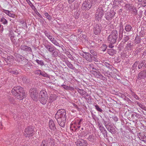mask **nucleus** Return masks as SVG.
<instances>
[{
  "label": "nucleus",
  "mask_w": 146,
  "mask_h": 146,
  "mask_svg": "<svg viewBox=\"0 0 146 146\" xmlns=\"http://www.w3.org/2000/svg\"><path fill=\"white\" fill-rule=\"evenodd\" d=\"M11 92L13 95L19 100H22L25 97L24 90L20 86L14 87L12 89Z\"/></svg>",
  "instance_id": "1"
},
{
  "label": "nucleus",
  "mask_w": 146,
  "mask_h": 146,
  "mask_svg": "<svg viewBox=\"0 0 146 146\" xmlns=\"http://www.w3.org/2000/svg\"><path fill=\"white\" fill-rule=\"evenodd\" d=\"M66 111L64 109H60L58 110L55 115V117L57 122L60 120L62 121H66Z\"/></svg>",
  "instance_id": "2"
},
{
  "label": "nucleus",
  "mask_w": 146,
  "mask_h": 146,
  "mask_svg": "<svg viewBox=\"0 0 146 146\" xmlns=\"http://www.w3.org/2000/svg\"><path fill=\"white\" fill-rule=\"evenodd\" d=\"M118 38L117 31L114 30L112 31L108 38V42L111 44L115 43Z\"/></svg>",
  "instance_id": "3"
},
{
  "label": "nucleus",
  "mask_w": 146,
  "mask_h": 146,
  "mask_svg": "<svg viewBox=\"0 0 146 146\" xmlns=\"http://www.w3.org/2000/svg\"><path fill=\"white\" fill-rule=\"evenodd\" d=\"M30 96L32 99L35 101L38 100V93L35 88H32L29 90Z\"/></svg>",
  "instance_id": "4"
},
{
  "label": "nucleus",
  "mask_w": 146,
  "mask_h": 146,
  "mask_svg": "<svg viewBox=\"0 0 146 146\" xmlns=\"http://www.w3.org/2000/svg\"><path fill=\"white\" fill-rule=\"evenodd\" d=\"M16 61L20 62V61H23L21 63L23 64L24 66H27L30 63L29 62L26 58L23 56L22 55L19 54H17L16 56Z\"/></svg>",
  "instance_id": "5"
},
{
  "label": "nucleus",
  "mask_w": 146,
  "mask_h": 146,
  "mask_svg": "<svg viewBox=\"0 0 146 146\" xmlns=\"http://www.w3.org/2000/svg\"><path fill=\"white\" fill-rule=\"evenodd\" d=\"M104 9L101 7H99L97 9L96 13V19L99 21L100 19L104 15Z\"/></svg>",
  "instance_id": "6"
},
{
  "label": "nucleus",
  "mask_w": 146,
  "mask_h": 146,
  "mask_svg": "<svg viewBox=\"0 0 146 146\" xmlns=\"http://www.w3.org/2000/svg\"><path fill=\"white\" fill-rule=\"evenodd\" d=\"M54 143V139L50 137L43 140L40 144V146H50Z\"/></svg>",
  "instance_id": "7"
},
{
  "label": "nucleus",
  "mask_w": 146,
  "mask_h": 146,
  "mask_svg": "<svg viewBox=\"0 0 146 146\" xmlns=\"http://www.w3.org/2000/svg\"><path fill=\"white\" fill-rule=\"evenodd\" d=\"M115 13L113 10H110L109 12H108L105 14V17L107 21H110L114 18Z\"/></svg>",
  "instance_id": "8"
},
{
  "label": "nucleus",
  "mask_w": 146,
  "mask_h": 146,
  "mask_svg": "<svg viewBox=\"0 0 146 146\" xmlns=\"http://www.w3.org/2000/svg\"><path fill=\"white\" fill-rule=\"evenodd\" d=\"M34 131L33 129L31 127H28L25 128L24 130V135L26 137L29 136H31L33 134Z\"/></svg>",
  "instance_id": "9"
},
{
  "label": "nucleus",
  "mask_w": 146,
  "mask_h": 146,
  "mask_svg": "<svg viewBox=\"0 0 146 146\" xmlns=\"http://www.w3.org/2000/svg\"><path fill=\"white\" fill-rule=\"evenodd\" d=\"M47 42L44 43V46L46 48L49 52H53L55 49L54 46L46 40Z\"/></svg>",
  "instance_id": "10"
},
{
  "label": "nucleus",
  "mask_w": 146,
  "mask_h": 146,
  "mask_svg": "<svg viewBox=\"0 0 146 146\" xmlns=\"http://www.w3.org/2000/svg\"><path fill=\"white\" fill-rule=\"evenodd\" d=\"M92 2L91 0L85 1L82 4V7L85 9L89 10L92 5Z\"/></svg>",
  "instance_id": "11"
},
{
  "label": "nucleus",
  "mask_w": 146,
  "mask_h": 146,
  "mask_svg": "<svg viewBox=\"0 0 146 146\" xmlns=\"http://www.w3.org/2000/svg\"><path fill=\"white\" fill-rule=\"evenodd\" d=\"M102 29V26L101 24H96L94 25L93 28V32L96 35L100 34Z\"/></svg>",
  "instance_id": "12"
},
{
  "label": "nucleus",
  "mask_w": 146,
  "mask_h": 146,
  "mask_svg": "<svg viewBox=\"0 0 146 146\" xmlns=\"http://www.w3.org/2000/svg\"><path fill=\"white\" fill-rule=\"evenodd\" d=\"M77 146H87L88 143L86 140L80 139L76 142Z\"/></svg>",
  "instance_id": "13"
},
{
  "label": "nucleus",
  "mask_w": 146,
  "mask_h": 146,
  "mask_svg": "<svg viewBox=\"0 0 146 146\" xmlns=\"http://www.w3.org/2000/svg\"><path fill=\"white\" fill-rule=\"evenodd\" d=\"M146 78V69L140 72L138 74L137 78L139 80L144 79Z\"/></svg>",
  "instance_id": "14"
},
{
  "label": "nucleus",
  "mask_w": 146,
  "mask_h": 146,
  "mask_svg": "<svg viewBox=\"0 0 146 146\" xmlns=\"http://www.w3.org/2000/svg\"><path fill=\"white\" fill-rule=\"evenodd\" d=\"M48 123L49 128L52 131H53L56 132V127L55 124L53 120L52 119L50 120Z\"/></svg>",
  "instance_id": "15"
},
{
  "label": "nucleus",
  "mask_w": 146,
  "mask_h": 146,
  "mask_svg": "<svg viewBox=\"0 0 146 146\" xmlns=\"http://www.w3.org/2000/svg\"><path fill=\"white\" fill-rule=\"evenodd\" d=\"M84 53L85 54L83 55V57L89 62H92V54L88 52H84Z\"/></svg>",
  "instance_id": "16"
},
{
  "label": "nucleus",
  "mask_w": 146,
  "mask_h": 146,
  "mask_svg": "<svg viewBox=\"0 0 146 146\" xmlns=\"http://www.w3.org/2000/svg\"><path fill=\"white\" fill-rule=\"evenodd\" d=\"M106 129L110 132L112 134H115L116 133L115 128L113 127V125L111 124L106 127Z\"/></svg>",
  "instance_id": "17"
},
{
  "label": "nucleus",
  "mask_w": 146,
  "mask_h": 146,
  "mask_svg": "<svg viewBox=\"0 0 146 146\" xmlns=\"http://www.w3.org/2000/svg\"><path fill=\"white\" fill-rule=\"evenodd\" d=\"M20 48L22 50L26 52H33L31 48L26 45H22L20 46Z\"/></svg>",
  "instance_id": "18"
},
{
  "label": "nucleus",
  "mask_w": 146,
  "mask_h": 146,
  "mask_svg": "<svg viewBox=\"0 0 146 146\" xmlns=\"http://www.w3.org/2000/svg\"><path fill=\"white\" fill-rule=\"evenodd\" d=\"M97 136L93 135H90L88 138L87 139L91 143H95L96 142Z\"/></svg>",
  "instance_id": "19"
},
{
  "label": "nucleus",
  "mask_w": 146,
  "mask_h": 146,
  "mask_svg": "<svg viewBox=\"0 0 146 146\" xmlns=\"http://www.w3.org/2000/svg\"><path fill=\"white\" fill-rule=\"evenodd\" d=\"M138 136L141 141L146 143V137L144 133H140L138 135Z\"/></svg>",
  "instance_id": "20"
},
{
  "label": "nucleus",
  "mask_w": 146,
  "mask_h": 146,
  "mask_svg": "<svg viewBox=\"0 0 146 146\" xmlns=\"http://www.w3.org/2000/svg\"><path fill=\"white\" fill-rule=\"evenodd\" d=\"M56 98V96L54 94H51L49 97V99L48 101L47 104L51 103L53 101L55 100Z\"/></svg>",
  "instance_id": "21"
},
{
  "label": "nucleus",
  "mask_w": 146,
  "mask_h": 146,
  "mask_svg": "<svg viewBox=\"0 0 146 146\" xmlns=\"http://www.w3.org/2000/svg\"><path fill=\"white\" fill-rule=\"evenodd\" d=\"M64 61V60H63ZM65 63L66 64L68 67L71 69L73 70H74L76 69L75 67L73 65L69 62L68 60H65L64 61Z\"/></svg>",
  "instance_id": "22"
},
{
  "label": "nucleus",
  "mask_w": 146,
  "mask_h": 146,
  "mask_svg": "<svg viewBox=\"0 0 146 146\" xmlns=\"http://www.w3.org/2000/svg\"><path fill=\"white\" fill-rule=\"evenodd\" d=\"M102 121L103 124L106 127L108 126V125H109V124H111L110 123V120L108 118H107L106 117L105 118H104L103 119Z\"/></svg>",
  "instance_id": "23"
},
{
  "label": "nucleus",
  "mask_w": 146,
  "mask_h": 146,
  "mask_svg": "<svg viewBox=\"0 0 146 146\" xmlns=\"http://www.w3.org/2000/svg\"><path fill=\"white\" fill-rule=\"evenodd\" d=\"M39 98H48L47 92L44 90H41L40 93Z\"/></svg>",
  "instance_id": "24"
},
{
  "label": "nucleus",
  "mask_w": 146,
  "mask_h": 146,
  "mask_svg": "<svg viewBox=\"0 0 146 146\" xmlns=\"http://www.w3.org/2000/svg\"><path fill=\"white\" fill-rule=\"evenodd\" d=\"M91 72L95 77L98 78L100 77L101 74L99 71L92 70L91 71Z\"/></svg>",
  "instance_id": "25"
},
{
  "label": "nucleus",
  "mask_w": 146,
  "mask_h": 146,
  "mask_svg": "<svg viewBox=\"0 0 146 146\" xmlns=\"http://www.w3.org/2000/svg\"><path fill=\"white\" fill-rule=\"evenodd\" d=\"M117 51L115 50L114 49H108V53L110 55L113 56L116 53Z\"/></svg>",
  "instance_id": "26"
},
{
  "label": "nucleus",
  "mask_w": 146,
  "mask_h": 146,
  "mask_svg": "<svg viewBox=\"0 0 146 146\" xmlns=\"http://www.w3.org/2000/svg\"><path fill=\"white\" fill-rule=\"evenodd\" d=\"M48 98H39L40 102L43 105H45L47 102Z\"/></svg>",
  "instance_id": "27"
},
{
  "label": "nucleus",
  "mask_w": 146,
  "mask_h": 146,
  "mask_svg": "<svg viewBox=\"0 0 146 146\" xmlns=\"http://www.w3.org/2000/svg\"><path fill=\"white\" fill-rule=\"evenodd\" d=\"M133 46V43L131 42L130 41H129L128 42L126 47L127 50H131Z\"/></svg>",
  "instance_id": "28"
},
{
  "label": "nucleus",
  "mask_w": 146,
  "mask_h": 146,
  "mask_svg": "<svg viewBox=\"0 0 146 146\" xmlns=\"http://www.w3.org/2000/svg\"><path fill=\"white\" fill-rule=\"evenodd\" d=\"M6 57L7 58H6L5 59L4 61H5L7 63H8L9 62H10L13 60V57L11 55L8 56L7 54V56Z\"/></svg>",
  "instance_id": "29"
},
{
  "label": "nucleus",
  "mask_w": 146,
  "mask_h": 146,
  "mask_svg": "<svg viewBox=\"0 0 146 146\" xmlns=\"http://www.w3.org/2000/svg\"><path fill=\"white\" fill-rule=\"evenodd\" d=\"M3 12L5 13L8 15L10 17L13 18H14L15 17V15L13 14H12L9 11L3 9Z\"/></svg>",
  "instance_id": "30"
},
{
  "label": "nucleus",
  "mask_w": 146,
  "mask_h": 146,
  "mask_svg": "<svg viewBox=\"0 0 146 146\" xmlns=\"http://www.w3.org/2000/svg\"><path fill=\"white\" fill-rule=\"evenodd\" d=\"M125 29L126 32H129L131 31L132 27L129 24H127L125 25Z\"/></svg>",
  "instance_id": "31"
},
{
  "label": "nucleus",
  "mask_w": 146,
  "mask_h": 146,
  "mask_svg": "<svg viewBox=\"0 0 146 146\" xmlns=\"http://www.w3.org/2000/svg\"><path fill=\"white\" fill-rule=\"evenodd\" d=\"M123 28L122 27H121L120 29V31L119 32L118 40H119V41L121 40L122 39L123 37Z\"/></svg>",
  "instance_id": "32"
},
{
  "label": "nucleus",
  "mask_w": 146,
  "mask_h": 146,
  "mask_svg": "<svg viewBox=\"0 0 146 146\" xmlns=\"http://www.w3.org/2000/svg\"><path fill=\"white\" fill-rule=\"evenodd\" d=\"M37 71L38 72H40V74H39V75H41L44 77H47L48 76V74L45 73L44 71L41 72V70L39 69L37 70Z\"/></svg>",
  "instance_id": "33"
},
{
  "label": "nucleus",
  "mask_w": 146,
  "mask_h": 146,
  "mask_svg": "<svg viewBox=\"0 0 146 146\" xmlns=\"http://www.w3.org/2000/svg\"><path fill=\"white\" fill-rule=\"evenodd\" d=\"M136 103L137 105L141 109L145 111H146V107L144 105L142 104H141L138 102H136Z\"/></svg>",
  "instance_id": "34"
},
{
  "label": "nucleus",
  "mask_w": 146,
  "mask_h": 146,
  "mask_svg": "<svg viewBox=\"0 0 146 146\" xmlns=\"http://www.w3.org/2000/svg\"><path fill=\"white\" fill-rule=\"evenodd\" d=\"M145 60H143L141 61H140L138 63V68L139 69H140L142 68L143 66H144V65L145 64Z\"/></svg>",
  "instance_id": "35"
},
{
  "label": "nucleus",
  "mask_w": 146,
  "mask_h": 146,
  "mask_svg": "<svg viewBox=\"0 0 146 146\" xmlns=\"http://www.w3.org/2000/svg\"><path fill=\"white\" fill-rule=\"evenodd\" d=\"M78 92L82 96L84 95L87 92L83 89H78L77 90Z\"/></svg>",
  "instance_id": "36"
},
{
  "label": "nucleus",
  "mask_w": 146,
  "mask_h": 146,
  "mask_svg": "<svg viewBox=\"0 0 146 146\" xmlns=\"http://www.w3.org/2000/svg\"><path fill=\"white\" fill-rule=\"evenodd\" d=\"M50 40L55 45L60 47L59 44L56 40L54 39V38H53Z\"/></svg>",
  "instance_id": "37"
},
{
  "label": "nucleus",
  "mask_w": 146,
  "mask_h": 146,
  "mask_svg": "<svg viewBox=\"0 0 146 146\" xmlns=\"http://www.w3.org/2000/svg\"><path fill=\"white\" fill-rule=\"evenodd\" d=\"M65 121H62L61 120H60V121L57 122L60 126L64 127L65 126Z\"/></svg>",
  "instance_id": "38"
},
{
  "label": "nucleus",
  "mask_w": 146,
  "mask_h": 146,
  "mask_svg": "<svg viewBox=\"0 0 146 146\" xmlns=\"http://www.w3.org/2000/svg\"><path fill=\"white\" fill-rule=\"evenodd\" d=\"M129 39V38L128 36L124 35L123 36L122 42H123V43H125L128 41Z\"/></svg>",
  "instance_id": "39"
},
{
  "label": "nucleus",
  "mask_w": 146,
  "mask_h": 146,
  "mask_svg": "<svg viewBox=\"0 0 146 146\" xmlns=\"http://www.w3.org/2000/svg\"><path fill=\"white\" fill-rule=\"evenodd\" d=\"M131 11H132L133 12V14L135 15H136L137 14V11L136 8L134 6H132L131 7Z\"/></svg>",
  "instance_id": "40"
},
{
  "label": "nucleus",
  "mask_w": 146,
  "mask_h": 146,
  "mask_svg": "<svg viewBox=\"0 0 146 146\" xmlns=\"http://www.w3.org/2000/svg\"><path fill=\"white\" fill-rule=\"evenodd\" d=\"M44 33L45 35L50 40H51L53 37L52 36L50 35V34L49 33L47 32L46 31H45L44 32Z\"/></svg>",
  "instance_id": "41"
},
{
  "label": "nucleus",
  "mask_w": 146,
  "mask_h": 146,
  "mask_svg": "<svg viewBox=\"0 0 146 146\" xmlns=\"http://www.w3.org/2000/svg\"><path fill=\"white\" fill-rule=\"evenodd\" d=\"M36 61L38 64L40 65L41 66H42L44 65V62L42 60H39L38 59H36Z\"/></svg>",
  "instance_id": "42"
},
{
  "label": "nucleus",
  "mask_w": 146,
  "mask_h": 146,
  "mask_svg": "<svg viewBox=\"0 0 146 146\" xmlns=\"http://www.w3.org/2000/svg\"><path fill=\"white\" fill-rule=\"evenodd\" d=\"M139 3L142 5L143 7L146 6V0H137Z\"/></svg>",
  "instance_id": "43"
},
{
  "label": "nucleus",
  "mask_w": 146,
  "mask_h": 146,
  "mask_svg": "<svg viewBox=\"0 0 146 146\" xmlns=\"http://www.w3.org/2000/svg\"><path fill=\"white\" fill-rule=\"evenodd\" d=\"M7 52L6 51H5L4 52H3V53H2V54H0V56L3 58L4 59V60L5 59L7 56Z\"/></svg>",
  "instance_id": "44"
},
{
  "label": "nucleus",
  "mask_w": 146,
  "mask_h": 146,
  "mask_svg": "<svg viewBox=\"0 0 146 146\" xmlns=\"http://www.w3.org/2000/svg\"><path fill=\"white\" fill-rule=\"evenodd\" d=\"M131 94L132 95L133 97L137 100H139V97L136 95L135 93L133 92L132 90H131Z\"/></svg>",
  "instance_id": "45"
},
{
  "label": "nucleus",
  "mask_w": 146,
  "mask_h": 146,
  "mask_svg": "<svg viewBox=\"0 0 146 146\" xmlns=\"http://www.w3.org/2000/svg\"><path fill=\"white\" fill-rule=\"evenodd\" d=\"M0 22L4 25H6L7 24V21L4 17H2L0 20Z\"/></svg>",
  "instance_id": "46"
},
{
  "label": "nucleus",
  "mask_w": 146,
  "mask_h": 146,
  "mask_svg": "<svg viewBox=\"0 0 146 146\" xmlns=\"http://www.w3.org/2000/svg\"><path fill=\"white\" fill-rule=\"evenodd\" d=\"M88 44L90 47H93L95 45V43L92 40H89L88 42Z\"/></svg>",
  "instance_id": "47"
},
{
  "label": "nucleus",
  "mask_w": 146,
  "mask_h": 146,
  "mask_svg": "<svg viewBox=\"0 0 146 146\" xmlns=\"http://www.w3.org/2000/svg\"><path fill=\"white\" fill-rule=\"evenodd\" d=\"M103 65V66H106V67L109 69L111 68L112 66L109 63L107 62H105L104 63Z\"/></svg>",
  "instance_id": "48"
},
{
  "label": "nucleus",
  "mask_w": 146,
  "mask_h": 146,
  "mask_svg": "<svg viewBox=\"0 0 146 146\" xmlns=\"http://www.w3.org/2000/svg\"><path fill=\"white\" fill-rule=\"evenodd\" d=\"M107 48V45L105 44H103L100 47V49L102 51L104 52L106 50Z\"/></svg>",
  "instance_id": "49"
},
{
  "label": "nucleus",
  "mask_w": 146,
  "mask_h": 146,
  "mask_svg": "<svg viewBox=\"0 0 146 146\" xmlns=\"http://www.w3.org/2000/svg\"><path fill=\"white\" fill-rule=\"evenodd\" d=\"M140 115L139 114L137 113L136 112H134L133 114L131 115L132 117H135L137 118H139L140 117Z\"/></svg>",
  "instance_id": "50"
},
{
  "label": "nucleus",
  "mask_w": 146,
  "mask_h": 146,
  "mask_svg": "<svg viewBox=\"0 0 146 146\" xmlns=\"http://www.w3.org/2000/svg\"><path fill=\"white\" fill-rule=\"evenodd\" d=\"M26 1L32 9H33L34 8H35L34 6L29 0H26Z\"/></svg>",
  "instance_id": "51"
},
{
  "label": "nucleus",
  "mask_w": 146,
  "mask_h": 146,
  "mask_svg": "<svg viewBox=\"0 0 146 146\" xmlns=\"http://www.w3.org/2000/svg\"><path fill=\"white\" fill-rule=\"evenodd\" d=\"M138 64V62H135L132 66V70H133L135 71V69H136Z\"/></svg>",
  "instance_id": "52"
},
{
  "label": "nucleus",
  "mask_w": 146,
  "mask_h": 146,
  "mask_svg": "<svg viewBox=\"0 0 146 146\" xmlns=\"http://www.w3.org/2000/svg\"><path fill=\"white\" fill-rule=\"evenodd\" d=\"M101 132H102L104 135V137L106 138L107 137H108L106 129H104Z\"/></svg>",
  "instance_id": "53"
},
{
  "label": "nucleus",
  "mask_w": 146,
  "mask_h": 146,
  "mask_svg": "<svg viewBox=\"0 0 146 146\" xmlns=\"http://www.w3.org/2000/svg\"><path fill=\"white\" fill-rule=\"evenodd\" d=\"M96 109L98 111L100 112H102L103 110L98 105H94Z\"/></svg>",
  "instance_id": "54"
},
{
  "label": "nucleus",
  "mask_w": 146,
  "mask_h": 146,
  "mask_svg": "<svg viewBox=\"0 0 146 146\" xmlns=\"http://www.w3.org/2000/svg\"><path fill=\"white\" fill-rule=\"evenodd\" d=\"M141 38H139V36L137 37L135 39V42L137 43H139L141 42Z\"/></svg>",
  "instance_id": "55"
},
{
  "label": "nucleus",
  "mask_w": 146,
  "mask_h": 146,
  "mask_svg": "<svg viewBox=\"0 0 146 146\" xmlns=\"http://www.w3.org/2000/svg\"><path fill=\"white\" fill-rule=\"evenodd\" d=\"M132 6L130 4L128 3L125 5V7L128 9H130L131 8Z\"/></svg>",
  "instance_id": "56"
},
{
  "label": "nucleus",
  "mask_w": 146,
  "mask_h": 146,
  "mask_svg": "<svg viewBox=\"0 0 146 146\" xmlns=\"http://www.w3.org/2000/svg\"><path fill=\"white\" fill-rule=\"evenodd\" d=\"M80 127H81L80 126V125L78 126L77 127V128L74 129L73 128H72L71 129V130L74 132H77L78 131L80 130Z\"/></svg>",
  "instance_id": "57"
},
{
  "label": "nucleus",
  "mask_w": 146,
  "mask_h": 146,
  "mask_svg": "<svg viewBox=\"0 0 146 146\" xmlns=\"http://www.w3.org/2000/svg\"><path fill=\"white\" fill-rule=\"evenodd\" d=\"M44 15L46 16V18L48 19L49 20H50L51 19V17L47 13H44Z\"/></svg>",
  "instance_id": "58"
},
{
  "label": "nucleus",
  "mask_w": 146,
  "mask_h": 146,
  "mask_svg": "<svg viewBox=\"0 0 146 146\" xmlns=\"http://www.w3.org/2000/svg\"><path fill=\"white\" fill-rule=\"evenodd\" d=\"M90 52L91 53V54L93 56H96L97 54L96 52L93 50H91L90 51Z\"/></svg>",
  "instance_id": "59"
},
{
  "label": "nucleus",
  "mask_w": 146,
  "mask_h": 146,
  "mask_svg": "<svg viewBox=\"0 0 146 146\" xmlns=\"http://www.w3.org/2000/svg\"><path fill=\"white\" fill-rule=\"evenodd\" d=\"M22 81L23 82H29V80H27V78L25 76H23L22 78Z\"/></svg>",
  "instance_id": "60"
},
{
  "label": "nucleus",
  "mask_w": 146,
  "mask_h": 146,
  "mask_svg": "<svg viewBox=\"0 0 146 146\" xmlns=\"http://www.w3.org/2000/svg\"><path fill=\"white\" fill-rule=\"evenodd\" d=\"M52 52V55L54 57H56L58 56V55L57 52L55 51H54V52Z\"/></svg>",
  "instance_id": "61"
},
{
  "label": "nucleus",
  "mask_w": 146,
  "mask_h": 146,
  "mask_svg": "<svg viewBox=\"0 0 146 146\" xmlns=\"http://www.w3.org/2000/svg\"><path fill=\"white\" fill-rule=\"evenodd\" d=\"M11 72L13 74L16 75H17L19 74V72L17 70L12 71Z\"/></svg>",
  "instance_id": "62"
},
{
  "label": "nucleus",
  "mask_w": 146,
  "mask_h": 146,
  "mask_svg": "<svg viewBox=\"0 0 146 146\" xmlns=\"http://www.w3.org/2000/svg\"><path fill=\"white\" fill-rule=\"evenodd\" d=\"M67 56L71 60H74V58L70 54V53L68 54Z\"/></svg>",
  "instance_id": "63"
},
{
  "label": "nucleus",
  "mask_w": 146,
  "mask_h": 146,
  "mask_svg": "<svg viewBox=\"0 0 146 146\" xmlns=\"http://www.w3.org/2000/svg\"><path fill=\"white\" fill-rule=\"evenodd\" d=\"M99 128L100 129V130L101 132L102 131H103L104 129H105L104 127V126H103L102 124H101V125H100V126Z\"/></svg>",
  "instance_id": "64"
}]
</instances>
